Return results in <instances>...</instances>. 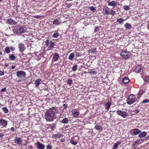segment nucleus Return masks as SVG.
<instances>
[{
	"label": "nucleus",
	"mask_w": 149,
	"mask_h": 149,
	"mask_svg": "<svg viewBox=\"0 0 149 149\" xmlns=\"http://www.w3.org/2000/svg\"><path fill=\"white\" fill-rule=\"evenodd\" d=\"M60 110L58 108L54 107L46 111L45 117L47 121H52L55 119V114L59 113Z\"/></svg>",
	"instance_id": "nucleus-1"
},
{
	"label": "nucleus",
	"mask_w": 149,
	"mask_h": 149,
	"mask_svg": "<svg viewBox=\"0 0 149 149\" xmlns=\"http://www.w3.org/2000/svg\"><path fill=\"white\" fill-rule=\"evenodd\" d=\"M24 28L23 26H18L15 29L14 32L18 35L22 34L25 32Z\"/></svg>",
	"instance_id": "nucleus-2"
},
{
	"label": "nucleus",
	"mask_w": 149,
	"mask_h": 149,
	"mask_svg": "<svg viewBox=\"0 0 149 149\" xmlns=\"http://www.w3.org/2000/svg\"><path fill=\"white\" fill-rule=\"evenodd\" d=\"M117 114L121 116L123 118H125L128 116V113L125 111H122L121 110H118L116 111Z\"/></svg>",
	"instance_id": "nucleus-3"
},
{
	"label": "nucleus",
	"mask_w": 149,
	"mask_h": 149,
	"mask_svg": "<svg viewBox=\"0 0 149 149\" xmlns=\"http://www.w3.org/2000/svg\"><path fill=\"white\" fill-rule=\"evenodd\" d=\"M72 115L75 118L79 117V112L77 109H73L71 111Z\"/></svg>",
	"instance_id": "nucleus-4"
},
{
	"label": "nucleus",
	"mask_w": 149,
	"mask_h": 149,
	"mask_svg": "<svg viewBox=\"0 0 149 149\" xmlns=\"http://www.w3.org/2000/svg\"><path fill=\"white\" fill-rule=\"evenodd\" d=\"M16 75L18 77L22 78L25 77L26 74L23 71H19L17 72Z\"/></svg>",
	"instance_id": "nucleus-5"
},
{
	"label": "nucleus",
	"mask_w": 149,
	"mask_h": 149,
	"mask_svg": "<svg viewBox=\"0 0 149 149\" xmlns=\"http://www.w3.org/2000/svg\"><path fill=\"white\" fill-rule=\"evenodd\" d=\"M107 3H108V5L109 6L115 7H116L118 4L117 1H108Z\"/></svg>",
	"instance_id": "nucleus-6"
},
{
	"label": "nucleus",
	"mask_w": 149,
	"mask_h": 149,
	"mask_svg": "<svg viewBox=\"0 0 149 149\" xmlns=\"http://www.w3.org/2000/svg\"><path fill=\"white\" fill-rule=\"evenodd\" d=\"M120 54L122 58L125 59H127L130 57V53L125 51L122 52L120 53Z\"/></svg>",
	"instance_id": "nucleus-7"
},
{
	"label": "nucleus",
	"mask_w": 149,
	"mask_h": 149,
	"mask_svg": "<svg viewBox=\"0 0 149 149\" xmlns=\"http://www.w3.org/2000/svg\"><path fill=\"white\" fill-rule=\"evenodd\" d=\"M18 47L19 51L21 53H23V51L25 49L24 44L22 43H19L18 44Z\"/></svg>",
	"instance_id": "nucleus-8"
},
{
	"label": "nucleus",
	"mask_w": 149,
	"mask_h": 149,
	"mask_svg": "<svg viewBox=\"0 0 149 149\" xmlns=\"http://www.w3.org/2000/svg\"><path fill=\"white\" fill-rule=\"evenodd\" d=\"M8 125V122L7 120L3 119H0V125L6 127Z\"/></svg>",
	"instance_id": "nucleus-9"
},
{
	"label": "nucleus",
	"mask_w": 149,
	"mask_h": 149,
	"mask_svg": "<svg viewBox=\"0 0 149 149\" xmlns=\"http://www.w3.org/2000/svg\"><path fill=\"white\" fill-rule=\"evenodd\" d=\"M35 145L37 146V148L38 149H44L45 148V146L41 143L40 142H37L35 143Z\"/></svg>",
	"instance_id": "nucleus-10"
},
{
	"label": "nucleus",
	"mask_w": 149,
	"mask_h": 149,
	"mask_svg": "<svg viewBox=\"0 0 149 149\" xmlns=\"http://www.w3.org/2000/svg\"><path fill=\"white\" fill-rule=\"evenodd\" d=\"M110 11L109 10V8L107 6H105L103 9L102 13L104 15H108L110 14Z\"/></svg>",
	"instance_id": "nucleus-11"
},
{
	"label": "nucleus",
	"mask_w": 149,
	"mask_h": 149,
	"mask_svg": "<svg viewBox=\"0 0 149 149\" xmlns=\"http://www.w3.org/2000/svg\"><path fill=\"white\" fill-rule=\"evenodd\" d=\"M22 139L20 137H16L14 139V142L18 145H21Z\"/></svg>",
	"instance_id": "nucleus-12"
},
{
	"label": "nucleus",
	"mask_w": 149,
	"mask_h": 149,
	"mask_svg": "<svg viewBox=\"0 0 149 149\" xmlns=\"http://www.w3.org/2000/svg\"><path fill=\"white\" fill-rule=\"evenodd\" d=\"M7 22L8 24L11 25H14L17 23L15 20H13L11 18L8 19L7 20Z\"/></svg>",
	"instance_id": "nucleus-13"
},
{
	"label": "nucleus",
	"mask_w": 149,
	"mask_h": 149,
	"mask_svg": "<svg viewBox=\"0 0 149 149\" xmlns=\"http://www.w3.org/2000/svg\"><path fill=\"white\" fill-rule=\"evenodd\" d=\"M142 69V68L140 66H137L134 70V72H135L137 73H139L141 71Z\"/></svg>",
	"instance_id": "nucleus-14"
},
{
	"label": "nucleus",
	"mask_w": 149,
	"mask_h": 149,
	"mask_svg": "<svg viewBox=\"0 0 149 149\" xmlns=\"http://www.w3.org/2000/svg\"><path fill=\"white\" fill-rule=\"evenodd\" d=\"M63 136V135L59 133L57 134H54L52 135V137L54 139L60 138Z\"/></svg>",
	"instance_id": "nucleus-15"
},
{
	"label": "nucleus",
	"mask_w": 149,
	"mask_h": 149,
	"mask_svg": "<svg viewBox=\"0 0 149 149\" xmlns=\"http://www.w3.org/2000/svg\"><path fill=\"white\" fill-rule=\"evenodd\" d=\"M42 81L40 79H38L36 80L35 82V84L36 87H38L41 84Z\"/></svg>",
	"instance_id": "nucleus-16"
},
{
	"label": "nucleus",
	"mask_w": 149,
	"mask_h": 149,
	"mask_svg": "<svg viewBox=\"0 0 149 149\" xmlns=\"http://www.w3.org/2000/svg\"><path fill=\"white\" fill-rule=\"evenodd\" d=\"M95 128L96 130L100 132L102 131V127L100 125H96L95 126Z\"/></svg>",
	"instance_id": "nucleus-17"
},
{
	"label": "nucleus",
	"mask_w": 149,
	"mask_h": 149,
	"mask_svg": "<svg viewBox=\"0 0 149 149\" xmlns=\"http://www.w3.org/2000/svg\"><path fill=\"white\" fill-rule=\"evenodd\" d=\"M61 23V20L59 19H55L53 21V24L55 25H58Z\"/></svg>",
	"instance_id": "nucleus-18"
},
{
	"label": "nucleus",
	"mask_w": 149,
	"mask_h": 149,
	"mask_svg": "<svg viewBox=\"0 0 149 149\" xmlns=\"http://www.w3.org/2000/svg\"><path fill=\"white\" fill-rule=\"evenodd\" d=\"M60 122L62 123L67 124L69 122V119L67 118H63L62 120L60 121Z\"/></svg>",
	"instance_id": "nucleus-19"
},
{
	"label": "nucleus",
	"mask_w": 149,
	"mask_h": 149,
	"mask_svg": "<svg viewBox=\"0 0 149 149\" xmlns=\"http://www.w3.org/2000/svg\"><path fill=\"white\" fill-rule=\"evenodd\" d=\"M132 131L134 132V135L138 134L141 132V131L137 129L131 130V133H132Z\"/></svg>",
	"instance_id": "nucleus-20"
},
{
	"label": "nucleus",
	"mask_w": 149,
	"mask_h": 149,
	"mask_svg": "<svg viewBox=\"0 0 149 149\" xmlns=\"http://www.w3.org/2000/svg\"><path fill=\"white\" fill-rule=\"evenodd\" d=\"M88 72L89 74H97V72L95 68L89 70Z\"/></svg>",
	"instance_id": "nucleus-21"
},
{
	"label": "nucleus",
	"mask_w": 149,
	"mask_h": 149,
	"mask_svg": "<svg viewBox=\"0 0 149 149\" xmlns=\"http://www.w3.org/2000/svg\"><path fill=\"white\" fill-rule=\"evenodd\" d=\"M126 20V19H123L121 18H119L117 20L116 22L120 24H123V22Z\"/></svg>",
	"instance_id": "nucleus-22"
},
{
	"label": "nucleus",
	"mask_w": 149,
	"mask_h": 149,
	"mask_svg": "<svg viewBox=\"0 0 149 149\" xmlns=\"http://www.w3.org/2000/svg\"><path fill=\"white\" fill-rule=\"evenodd\" d=\"M111 105V103L110 102H107L106 103L105 105V109L108 110Z\"/></svg>",
	"instance_id": "nucleus-23"
},
{
	"label": "nucleus",
	"mask_w": 149,
	"mask_h": 149,
	"mask_svg": "<svg viewBox=\"0 0 149 149\" xmlns=\"http://www.w3.org/2000/svg\"><path fill=\"white\" fill-rule=\"evenodd\" d=\"M59 57V55L58 53H55L53 57L54 61H56Z\"/></svg>",
	"instance_id": "nucleus-24"
},
{
	"label": "nucleus",
	"mask_w": 149,
	"mask_h": 149,
	"mask_svg": "<svg viewBox=\"0 0 149 149\" xmlns=\"http://www.w3.org/2000/svg\"><path fill=\"white\" fill-rule=\"evenodd\" d=\"M129 79L127 77L124 78L122 80V82L125 84H127L129 81Z\"/></svg>",
	"instance_id": "nucleus-25"
},
{
	"label": "nucleus",
	"mask_w": 149,
	"mask_h": 149,
	"mask_svg": "<svg viewBox=\"0 0 149 149\" xmlns=\"http://www.w3.org/2000/svg\"><path fill=\"white\" fill-rule=\"evenodd\" d=\"M50 44L49 45L48 47L49 48V50H51L53 48V47L55 46V44L53 41H50Z\"/></svg>",
	"instance_id": "nucleus-26"
},
{
	"label": "nucleus",
	"mask_w": 149,
	"mask_h": 149,
	"mask_svg": "<svg viewBox=\"0 0 149 149\" xmlns=\"http://www.w3.org/2000/svg\"><path fill=\"white\" fill-rule=\"evenodd\" d=\"M121 141H119L117 142V143H115L114 145V146L113 148V149H116L118 147V146L121 144Z\"/></svg>",
	"instance_id": "nucleus-27"
},
{
	"label": "nucleus",
	"mask_w": 149,
	"mask_h": 149,
	"mask_svg": "<svg viewBox=\"0 0 149 149\" xmlns=\"http://www.w3.org/2000/svg\"><path fill=\"white\" fill-rule=\"evenodd\" d=\"M136 99L135 96L131 94V104L135 102Z\"/></svg>",
	"instance_id": "nucleus-28"
},
{
	"label": "nucleus",
	"mask_w": 149,
	"mask_h": 149,
	"mask_svg": "<svg viewBox=\"0 0 149 149\" xmlns=\"http://www.w3.org/2000/svg\"><path fill=\"white\" fill-rule=\"evenodd\" d=\"M147 134V133L146 132H142L141 133V134H139V136L140 138H143Z\"/></svg>",
	"instance_id": "nucleus-29"
},
{
	"label": "nucleus",
	"mask_w": 149,
	"mask_h": 149,
	"mask_svg": "<svg viewBox=\"0 0 149 149\" xmlns=\"http://www.w3.org/2000/svg\"><path fill=\"white\" fill-rule=\"evenodd\" d=\"M2 109L5 113H6L9 112L8 109L6 107H4L2 108Z\"/></svg>",
	"instance_id": "nucleus-30"
},
{
	"label": "nucleus",
	"mask_w": 149,
	"mask_h": 149,
	"mask_svg": "<svg viewBox=\"0 0 149 149\" xmlns=\"http://www.w3.org/2000/svg\"><path fill=\"white\" fill-rule=\"evenodd\" d=\"M74 57V54L73 53H71L68 57L69 59L70 60H72Z\"/></svg>",
	"instance_id": "nucleus-31"
},
{
	"label": "nucleus",
	"mask_w": 149,
	"mask_h": 149,
	"mask_svg": "<svg viewBox=\"0 0 149 149\" xmlns=\"http://www.w3.org/2000/svg\"><path fill=\"white\" fill-rule=\"evenodd\" d=\"M15 57L13 54H11L9 57V59L11 61H13L15 60Z\"/></svg>",
	"instance_id": "nucleus-32"
},
{
	"label": "nucleus",
	"mask_w": 149,
	"mask_h": 149,
	"mask_svg": "<svg viewBox=\"0 0 149 149\" xmlns=\"http://www.w3.org/2000/svg\"><path fill=\"white\" fill-rule=\"evenodd\" d=\"M49 128L51 130H53L56 127L55 125L54 124H50L49 125Z\"/></svg>",
	"instance_id": "nucleus-33"
},
{
	"label": "nucleus",
	"mask_w": 149,
	"mask_h": 149,
	"mask_svg": "<svg viewBox=\"0 0 149 149\" xmlns=\"http://www.w3.org/2000/svg\"><path fill=\"white\" fill-rule=\"evenodd\" d=\"M59 36V33L57 32L54 33L53 35V37L54 38H57Z\"/></svg>",
	"instance_id": "nucleus-34"
},
{
	"label": "nucleus",
	"mask_w": 149,
	"mask_h": 149,
	"mask_svg": "<svg viewBox=\"0 0 149 149\" xmlns=\"http://www.w3.org/2000/svg\"><path fill=\"white\" fill-rule=\"evenodd\" d=\"M67 84L70 86L72 83V79H69L67 81Z\"/></svg>",
	"instance_id": "nucleus-35"
},
{
	"label": "nucleus",
	"mask_w": 149,
	"mask_h": 149,
	"mask_svg": "<svg viewBox=\"0 0 149 149\" xmlns=\"http://www.w3.org/2000/svg\"><path fill=\"white\" fill-rule=\"evenodd\" d=\"M70 143L71 144H72L74 145H76L77 144V142H74V140L72 139H71L70 140Z\"/></svg>",
	"instance_id": "nucleus-36"
},
{
	"label": "nucleus",
	"mask_w": 149,
	"mask_h": 149,
	"mask_svg": "<svg viewBox=\"0 0 149 149\" xmlns=\"http://www.w3.org/2000/svg\"><path fill=\"white\" fill-rule=\"evenodd\" d=\"M124 26L126 29H129L130 28V25L128 23H126Z\"/></svg>",
	"instance_id": "nucleus-37"
},
{
	"label": "nucleus",
	"mask_w": 149,
	"mask_h": 149,
	"mask_svg": "<svg viewBox=\"0 0 149 149\" xmlns=\"http://www.w3.org/2000/svg\"><path fill=\"white\" fill-rule=\"evenodd\" d=\"M5 51L7 54L9 53L10 52L9 47H6L5 49Z\"/></svg>",
	"instance_id": "nucleus-38"
},
{
	"label": "nucleus",
	"mask_w": 149,
	"mask_h": 149,
	"mask_svg": "<svg viewBox=\"0 0 149 149\" xmlns=\"http://www.w3.org/2000/svg\"><path fill=\"white\" fill-rule=\"evenodd\" d=\"M123 8L125 10H128L130 9V7L127 6H123Z\"/></svg>",
	"instance_id": "nucleus-39"
},
{
	"label": "nucleus",
	"mask_w": 149,
	"mask_h": 149,
	"mask_svg": "<svg viewBox=\"0 0 149 149\" xmlns=\"http://www.w3.org/2000/svg\"><path fill=\"white\" fill-rule=\"evenodd\" d=\"M96 48H93V49H91L89 50V52H91L92 53H94L96 52Z\"/></svg>",
	"instance_id": "nucleus-40"
},
{
	"label": "nucleus",
	"mask_w": 149,
	"mask_h": 149,
	"mask_svg": "<svg viewBox=\"0 0 149 149\" xmlns=\"http://www.w3.org/2000/svg\"><path fill=\"white\" fill-rule=\"evenodd\" d=\"M149 102V99H146L144 100L141 103H148Z\"/></svg>",
	"instance_id": "nucleus-41"
},
{
	"label": "nucleus",
	"mask_w": 149,
	"mask_h": 149,
	"mask_svg": "<svg viewBox=\"0 0 149 149\" xmlns=\"http://www.w3.org/2000/svg\"><path fill=\"white\" fill-rule=\"evenodd\" d=\"M110 13V14L112 15V16L114 15L116 13V12L114 10H111Z\"/></svg>",
	"instance_id": "nucleus-42"
},
{
	"label": "nucleus",
	"mask_w": 149,
	"mask_h": 149,
	"mask_svg": "<svg viewBox=\"0 0 149 149\" xmlns=\"http://www.w3.org/2000/svg\"><path fill=\"white\" fill-rule=\"evenodd\" d=\"M77 65H74L72 68V71H76L77 70Z\"/></svg>",
	"instance_id": "nucleus-43"
},
{
	"label": "nucleus",
	"mask_w": 149,
	"mask_h": 149,
	"mask_svg": "<svg viewBox=\"0 0 149 149\" xmlns=\"http://www.w3.org/2000/svg\"><path fill=\"white\" fill-rule=\"evenodd\" d=\"M63 109H66L68 107V104H63Z\"/></svg>",
	"instance_id": "nucleus-44"
},
{
	"label": "nucleus",
	"mask_w": 149,
	"mask_h": 149,
	"mask_svg": "<svg viewBox=\"0 0 149 149\" xmlns=\"http://www.w3.org/2000/svg\"><path fill=\"white\" fill-rule=\"evenodd\" d=\"M6 91V88L5 87L2 88L0 91V92H5Z\"/></svg>",
	"instance_id": "nucleus-45"
},
{
	"label": "nucleus",
	"mask_w": 149,
	"mask_h": 149,
	"mask_svg": "<svg viewBox=\"0 0 149 149\" xmlns=\"http://www.w3.org/2000/svg\"><path fill=\"white\" fill-rule=\"evenodd\" d=\"M149 80V76H146V77L145 78V81L146 82H148Z\"/></svg>",
	"instance_id": "nucleus-46"
},
{
	"label": "nucleus",
	"mask_w": 149,
	"mask_h": 149,
	"mask_svg": "<svg viewBox=\"0 0 149 149\" xmlns=\"http://www.w3.org/2000/svg\"><path fill=\"white\" fill-rule=\"evenodd\" d=\"M49 40H47L45 42V45L47 46L49 44Z\"/></svg>",
	"instance_id": "nucleus-47"
},
{
	"label": "nucleus",
	"mask_w": 149,
	"mask_h": 149,
	"mask_svg": "<svg viewBox=\"0 0 149 149\" xmlns=\"http://www.w3.org/2000/svg\"><path fill=\"white\" fill-rule=\"evenodd\" d=\"M143 139H141L140 140H139V141H138V142H137V143L139 144V143H141L143 142Z\"/></svg>",
	"instance_id": "nucleus-48"
},
{
	"label": "nucleus",
	"mask_w": 149,
	"mask_h": 149,
	"mask_svg": "<svg viewBox=\"0 0 149 149\" xmlns=\"http://www.w3.org/2000/svg\"><path fill=\"white\" fill-rule=\"evenodd\" d=\"M47 149H52V146L49 145H48L47 146Z\"/></svg>",
	"instance_id": "nucleus-49"
},
{
	"label": "nucleus",
	"mask_w": 149,
	"mask_h": 149,
	"mask_svg": "<svg viewBox=\"0 0 149 149\" xmlns=\"http://www.w3.org/2000/svg\"><path fill=\"white\" fill-rule=\"evenodd\" d=\"M92 11H94L95 10V8L93 6H91L89 8Z\"/></svg>",
	"instance_id": "nucleus-50"
},
{
	"label": "nucleus",
	"mask_w": 149,
	"mask_h": 149,
	"mask_svg": "<svg viewBox=\"0 0 149 149\" xmlns=\"http://www.w3.org/2000/svg\"><path fill=\"white\" fill-rule=\"evenodd\" d=\"M66 4L67 5L66 6V7L68 8H70L72 6V4H71L70 3H69V4L66 3Z\"/></svg>",
	"instance_id": "nucleus-51"
},
{
	"label": "nucleus",
	"mask_w": 149,
	"mask_h": 149,
	"mask_svg": "<svg viewBox=\"0 0 149 149\" xmlns=\"http://www.w3.org/2000/svg\"><path fill=\"white\" fill-rule=\"evenodd\" d=\"M4 73L3 72H2L1 71H0V76H3L4 75Z\"/></svg>",
	"instance_id": "nucleus-52"
},
{
	"label": "nucleus",
	"mask_w": 149,
	"mask_h": 149,
	"mask_svg": "<svg viewBox=\"0 0 149 149\" xmlns=\"http://www.w3.org/2000/svg\"><path fill=\"white\" fill-rule=\"evenodd\" d=\"M10 130L12 132H14L15 131V128L14 127H12L10 128Z\"/></svg>",
	"instance_id": "nucleus-53"
},
{
	"label": "nucleus",
	"mask_w": 149,
	"mask_h": 149,
	"mask_svg": "<svg viewBox=\"0 0 149 149\" xmlns=\"http://www.w3.org/2000/svg\"><path fill=\"white\" fill-rule=\"evenodd\" d=\"M65 141V138H62L60 140V141L61 142H64Z\"/></svg>",
	"instance_id": "nucleus-54"
},
{
	"label": "nucleus",
	"mask_w": 149,
	"mask_h": 149,
	"mask_svg": "<svg viewBox=\"0 0 149 149\" xmlns=\"http://www.w3.org/2000/svg\"><path fill=\"white\" fill-rule=\"evenodd\" d=\"M4 135L3 133H0V138H2L4 136Z\"/></svg>",
	"instance_id": "nucleus-55"
},
{
	"label": "nucleus",
	"mask_w": 149,
	"mask_h": 149,
	"mask_svg": "<svg viewBox=\"0 0 149 149\" xmlns=\"http://www.w3.org/2000/svg\"><path fill=\"white\" fill-rule=\"evenodd\" d=\"M143 93V91H140L139 92V95H142Z\"/></svg>",
	"instance_id": "nucleus-56"
},
{
	"label": "nucleus",
	"mask_w": 149,
	"mask_h": 149,
	"mask_svg": "<svg viewBox=\"0 0 149 149\" xmlns=\"http://www.w3.org/2000/svg\"><path fill=\"white\" fill-rule=\"evenodd\" d=\"M10 49H11V50H12V51H14L15 50V48L13 47H10Z\"/></svg>",
	"instance_id": "nucleus-57"
},
{
	"label": "nucleus",
	"mask_w": 149,
	"mask_h": 149,
	"mask_svg": "<svg viewBox=\"0 0 149 149\" xmlns=\"http://www.w3.org/2000/svg\"><path fill=\"white\" fill-rule=\"evenodd\" d=\"M9 65V64L8 63H6L5 64V66L6 67H7Z\"/></svg>",
	"instance_id": "nucleus-58"
},
{
	"label": "nucleus",
	"mask_w": 149,
	"mask_h": 149,
	"mask_svg": "<svg viewBox=\"0 0 149 149\" xmlns=\"http://www.w3.org/2000/svg\"><path fill=\"white\" fill-rule=\"evenodd\" d=\"M139 111V110H136L135 111V113H138Z\"/></svg>",
	"instance_id": "nucleus-59"
},
{
	"label": "nucleus",
	"mask_w": 149,
	"mask_h": 149,
	"mask_svg": "<svg viewBox=\"0 0 149 149\" xmlns=\"http://www.w3.org/2000/svg\"><path fill=\"white\" fill-rule=\"evenodd\" d=\"M127 103L128 104H130V101H127Z\"/></svg>",
	"instance_id": "nucleus-60"
},
{
	"label": "nucleus",
	"mask_w": 149,
	"mask_h": 149,
	"mask_svg": "<svg viewBox=\"0 0 149 149\" xmlns=\"http://www.w3.org/2000/svg\"><path fill=\"white\" fill-rule=\"evenodd\" d=\"M15 66H11V68L13 69H14L15 68Z\"/></svg>",
	"instance_id": "nucleus-61"
},
{
	"label": "nucleus",
	"mask_w": 149,
	"mask_h": 149,
	"mask_svg": "<svg viewBox=\"0 0 149 149\" xmlns=\"http://www.w3.org/2000/svg\"><path fill=\"white\" fill-rule=\"evenodd\" d=\"M149 23L148 24L147 26H148V30H149V22H148Z\"/></svg>",
	"instance_id": "nucleus-62"
},
{
	"label": "nucleus",
	"mask_w": 149,
	"mask_h": 149,
	"mask_svg": "<svg viewBox=\"0 0 149 149\" xmlns=\"http://www.w3.org/2000/svg\"><path fill=\"white\" fill-rule=\"evenodd\" d=\"M135 143H133V144H132V146H135Z\"/></svg>",
	"instance_id": "nucleus-63"
},
{
	"label": "nucleus",
	"mask_w": 149,
	"mask_h": 149,
	"mask_svg": "<svg viewBox=\"0 0 149 149\" xmlns=\"http://www.w3.org/2000/svg\"><path fill=\"white\" fill-rule=\"evenodd\" d=\"M130 95H129V97H128V98H129V100H130Z\"/></svg>",
	"instance_id": "nucleus-64"
}]
</instances>
